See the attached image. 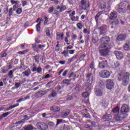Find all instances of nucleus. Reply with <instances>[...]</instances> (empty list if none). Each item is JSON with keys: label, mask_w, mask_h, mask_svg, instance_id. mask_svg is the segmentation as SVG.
<instances>
[{"label": "nucleus", "mask_w": 130, "mask_h": 130, "mask_svg": "<svg viewBox=\"0 0 130 130\" xmlns=\"http://www.w3.org/2000/svg\"><path fill=\"white\" fill-rule=\"evenodd\" d=\"M130 74L128 72H125L123 75H120L118 78L119 81H122V84L123 86H127L129 82Z\"/></svg>", "instance_id": "obj_1"}, {"label": "nucleus", "mask_w": 130, "mask_h": 130, "mask_svg": "<svg viewBox=\"0 0 130 130\" xmlns=\"http://www.w3.org/2000/svg\"><path fill=\"white\" fill-rule=\"evenodd\" d=\"M101 45L100 48H106L109 46V42H110V38L108 36L103 37L100 39Z\"/></svg>", "instance_id": "obj_2"}, {"label": "nucleus", "mask_w": 130, "mask_h": 130, "mask_svg": "<svg viewBox=\"0 0 130 130\" xmlns=\"http://www.w3.org/2000/svg\"><path fill=\"white\" fill-rule=\"evenodd\" d=\"M80 5L82 7L81 10H84V11L90 10V2L89 0H81L80 1Z\"/></svg>", "instance_id": "obj_3"}, {"label": "nucleus", "mask_w": 130, "mask_h": 130, "mask_svg": "<svg viewBox=\"0 0 130 130\" xmlns=\"http://www.w3.org/2000/svg\"><path fill=\"white\" fill-rule=\"evenodd\" d=\"M100 77L101 78H103V79H108L109 77H110L111 74L110 73V72H109L108 70H102L100 73Z\"/></svg>", "instance_id": "obj_4"}, {"label": "nucleus", "mask_w": 130, "mask_h": 130, "mask_svg": "<svg viewBox=\"0 0 130 130\" xmlns=\"http://www.w3.org/2000/svg\"><path fill=\"white\" fill-rule=\"evenodd\" d=\"M128 111H129V108H128V106L127 105H123L121 108V114L123 115H125V116H127Z\"/></svg>", "instance_id": "obj_5"}, {"label": "nucleus", "mask_w": 130, "mask_h": 130, "mask_svg": "<svg viewBox=\"0 0 130 130\" xmlns=\"http://www.w3.org/2000/svg\"><path fill=\"white\" fill-rule=\"evenodd\" d=\"M37 126L39 129L46 130L48 128V125L42 122H39L37 123Z\"/></svg>", "instance_id": "obj_6"}, {"label": "nucleus", "mask_w": 130, "mask_h": 130, "mask_svg": "<svg viewBox=\"0 0 130 130\" xmlns=\"http://www.w3.org/2000/svg\"><path fill=\"white\" fill-rule=\"evenodd\" d=\"M94 84H92V82H86L84 85H83V89L87 92L91 91L92 89V86H93Z\"/></svg>", "instance_id": "obj_7"}, {"label": "nucleus", "mask_w": 130, "mask_h": 130, "mask_svg": "<svg viewBox=\"0 0 130 130\" xmlns=\"http://www.w3.org/2000/svg\"><path fill=\"white\" fill-rule=\"evenodd\" d=\"M106 86L107 89L111 90L114 87V83L111 79H108L106 81Z\"/></svg>", "instance_id": "obj_8"}, {"label": "nucleus", "mask_w": 130, "mask_h": 130, "mask_svg": "<svg viewBox=\"0 0 130 130\" xmlns=\"http://www.w3.org/2000/svg\"><path fill=\"white\" fill-rule=\"evenodd\" d=\"M101 56H107L109 53V49L106 47V49H102L99 51Z\"/></svg>", "instance_id": "obj_9"}, {"label": "nucleus", "mask_w": 130, "mask_h": 130, "mask_svg": "<svg viewBox=\"0 0 130 130\" xmlns=\"http://www.w3.org/2000/svg\"><path fill=\"white\" fill-rule=\"evenodd\" d=\"M86 81L89 83H91V84H94L95 80L94 79V77L92 76L91 73H88L86 75Z\"/></svg>", "instance_id": "obj_10"}, {"label": "nucleus", "mask_w": 130, "mask_h": 130, "mask_svg": "<svg viewBox=\"0 0 130 130\" xmlns=\"http://www.w3.org/2000/svg\"><path fill=\"white\" fill-rule=\"evenodd\" d=\"M107 66H108V62L107 61V60L100 61L99 63V67L100 69H105Z\"/></svg>", "instance_id": "obj_11"}, {"label": "nucleus", "mask_w": 130, "mask_h": 130, "mask_svg": "<svg viewBox=\"0 0 130 130\" xmlns=\"http://www.w3.org/2000/svg\"><path fill=\"white\" fill-rule=\"evenodd\" d=\"M126 38V34H120L117 37L116 41H123V40H125Z\"/></svg>", "instance_id": "obj_12"}, {"label": "nucleus", "mask_w": 130, "mask_h": 130, "mask_svg": "<svg viewBox=\"0 0 130 130\" xmlns=\"http://www.w3.org/2000/svg\"><path fill=\"white\" fill-rule=\"evenodd\" d=\"M125 118V116L122 114H117L115 116V120L116 121H121V120H123V119H124Z\"/></svg>", "instance_id": "obj_13"}, {"label": "nucleus", "mask_w": 130, "mask_h": 130, "mask_svg": "<svg viewBox=\"0 0 130 130\" xmlns=\"http://www.w3.org/2000/svg\"><path fill=\"white\" fill-rule=\"evenodd\" d=\"M114 54L117 59H121L123 57V54L119 51H116L114 52Z\"/></svg>", "instance_id": "obj_14"}, {"label": "nucleus", "mask_w": 130, "mask_h": 130, "mask_svg": "<svg viewBox=\"0 0 130 130\" xmlns=\"http://www.w3.org/2000/svg\"><path fill=\"white\" fill-rule=\"evenodd\" d=\"M10 3L12 5H15L14 6H13V11H16V10H17V9L19 8V6L18 5H19L20 2L11 0Z\"/></svg>", "instance_id": "obj_15"}, {"label": "nucleus", "mask_w": 130, "mask_h": 130, "mask_svg": "<svg viewBox=\"0 0 130 130\" xmlns=\"http://www.w3.org/2000/svg\"><path fill=\"white\" fill-rule=\"evenodd\" d=\"M116 18H117V13L115 11L111 12L109 16V19L111 20H114Z\"/></svg>", "instance_id": "obj_16"}, {"label": "nucleus", "mask_w": 130, "mask_h": 130, "mask_svg": "<svg viewBox=\"0 0 130 130\" xmlns=\"http://www.w3.org/2000/svg\"><path fill=\"white\" fill-rule=\"evenodd\" d=\"M63 36H64V34L62 32H57L56 33V40H63Z\"/></svg>", "instance_id": "obj_17"}, {"label": "nucleus", "mask_w": 130, "mask_h": 130, "mask_svg": "<svg viewBox=\"0 0 130 130\" xmlns=\"http://www.w3.org/2000/svg\"><path fill=\"white\" fill-rule=\"evenodd\" d=\"M128 5V2L126 1H123L118 4V7H120L121 8H123V9H126L125 7Z\"/></svg>", "instance_id": "obj_18"}, {"label": "nucleus", "mask_w": 130, "mask_h": 130, "mask_svg": "<svg viewBox=\"0 0 130 130\" xmlns=\"http://www.w3.org/2000/svg\"><path fill=\"white\" fill-rule=\"evenodd\" d=\"M39 58H40V56H39V55H36L35 56H32V59L33 60L34 62H35L36 63H39V61H40Z\"/></svg>", "instance_id": "obj_19"}, {"label": "nucleus", "mask_w": 130, "mask_h": 130, "mask_svg": "<svg viewBox=\"0 0 130 130\" xmlns=\"http://www.w3.org/2000/svg\"><path fill=\"white\" fill-rule=\"evenodd\" d=\"M21 130H34V127L31 124H28L23 127Z\"/></svg>", "instance_id": "obj_20"}, {"label": "nucleus", "mask_w": 130, "mask_h": 130, "mask_svg": "<svg viewBox=\"0 0 130 130\" xmlns=\"http://www.w3.org/2000/svg\"><path fill=\"white\" fill-rule=\"evenodd\" d=\"M104 12H105V11H101L97 13L95 17L96 23H98V21H99V17H100V16H101V15H103V14H104Z\"/></svg>", "instance_id": "obj_21"}, {"label": "nucleus", "mask_w": 130, "mask_h": 130, "mask_svg": "<svg viewBox=\"0 0 130 130\" xmlns=\"http://www.w3.org/2000/svg\"><path fill=\"white\" fill-rule=\"evenodd\" d=\"M112 118V116H111V114L105 115L103 117V119L105 120V121H109L111 120Z\"/></svg>", "instance_id": "obj_22"}, {"label": "nucleus", "mask_w": 130, "mask_h": 130, "mask_svg": "<svg viewBox=\"0 0 130 130\" xmlns=\"http://www.w3.org/2000/svg\"><path fill=\"white\" fill-rule=\"evenodd\" d=\"M23 123H23V121H21V120L20 121H17L16 122L12 124L10 126V127L11 128H13L16 126H19V125H20V124H23Z\"/></svg>", "instance_id": "obj_23"}, {"label": "nucleus", "mask_w": 130, "mask_h": 130, "mask_svg": "<svg viewBox=\"0 0 130 130\" xmlns=\"http://www.w3.org/2000/svg\"><path fill=\"white\" fill-rule=\"evenodd\" d=\"M22 75H23V77H29L31 75V70L30 69H27L25 71L22 72Z\"/></svg>", "instance_id": "obj_24"}, {"label": "nucleus", "mask_w": 130, "mask_h": 130, "mask_svg": "<svg viewBox=\"0 0 130 130\" xmlns=\"http://www.w3.org/2000/svg\"><path fill=\"white\" fill-rule=\"evenodd\" d=\"M11 113H12V112H8L1 114L0 115V121H1V120H2L4 118H5V117H7L8 115H9V114H11Z\"/></svg>", "instance_id": "obj_25"}, {"label": "nucleus", "mask_w": 130, "mask_h": 130, "mask_svg": "<svg viewBox=\"0 0 130 130\" xmlns=\"http://www.w3.org/2000/svg\"><path fill=\"white\" fill-rule=\"evenodd\" d=\"M60 130H70L71 128H70V126L67 124H62L59 127Z\"/></svg>", "instance_id": "obj_26"}, {"label": "nucleus", "mask_w": 130, "mask_h": 130, "mask_svg": "<svg viewBox=\"0 0 130 130\" xmlns=\"http://www.w3.org/2000/svg\"><path fill=\"white\" fill-rule=\"evenodd\" d=\"M120 66V63L118 61H116L114 63H112V64L111 65V68L112 69H117L118 67Z\"/></svg>", "instance_id": "obj_27"}, {"label": "nucleus", "mask_w": 130, "mask_h": 130, "mask_svg": "<svg viewBox=\"0 0 130 130\" xmlns=\"http://www.w3.org/2000/svg\"><path fill=\"white\" fill-rule=\"evenodd\" d=\"M13 8H10L9 10V8H6V10L4 11L5 14H7L8 13H9V16H12L13 15Z\"/></svg>", "instance_id": "obj_28"}, {"label": "nucleus", "mask_w": 130, "mask_h": 130, "mask_svg": "<svg viewBox=\"0 0 130 130\" xmlns=\"http://www.w3.org/2000/svg\"><path fill=\"white\" fill-rule=\"evenodd\" d=\"M95 94L96 96H98V97H101L103 94L102 90L100 89H96L95 90Z\"/></svg>", "instance_id": "obj_29"}, {"label": "nucleus", "mask_w": 130, "mask_h": 130, "mask_svg": "<svg viewBox=\"0 0 130 130\" xmlns=\"http://www.w3.org/2000/svg\"><path fill=\"white\" fill-rule=\"evenodd\" d=\"M123 49L126 51H128V50H130V42H129L124 45Z\"/></svg>", "instance_id": "obj_30"}, {"label": "nucleus", "mask_w": 130, "mask_h": 130, "mask_svg": "<svg viewBox=\"0 0 130 130\" xmlns=\"http://www.w3.org/2000/svg\"><path fill=\"white\" fill-rule=\"evenodd\" d=\"M19 63V59H17L16 58H13L11 60V64L15 66V64H18Z\"/></svg>", "instance_id": "obj_31"}, {"label": "nucleus", "mask_w": 130, "mask_h": 130, "mask_svg": "<svg viewBox=\"0 0 130 130\" xmlns=\"http://www.w3.org/2000/svg\"><path fill=\"white\" fill-rule=\"evenodd\" d=\"M9 72V70L6 67H3L1 68V74H7Z\"/></svg>", "instance_id": "obj_32"}, {"label": "nucleus", "mask_w": 130, "mask_h": 130, "mask_svg": "<svg viewBox=\"0 0 130 130\" xmlns=\"http://www.w3.org/2000/svg\"><path fill=\"white\" fill-rule=\"evenodd\" d=\"M30 69L32 73H34V72H36V71L37 70V64H36V63H33L32 66L30 67Z\"/></svg>", "instance_id": "obj_33"}, {"label": "nucleus", "mask_w": 130, "mask_h": 130, "mask_svg": "<svg viewBox=\"0 0 130 130\" xmlns=\"http://www.w3.org/2000/svg\"><path fill=\"white\" fill-rule=\"evenodd\" d=\"M60 90H61V86L60 85H57L55 88V91L57 94H61V92L62 91H60Z\"/></svg>", "instance_id": "obj_34"}, {"label": "nucleus", "mask_w": 130, "mask_h": 130, "mask_svg": "<svg viewBox=\"0 0 130 130\" xmlns=\"http://www.w3.org/2000/svg\"><path fill=\"white\" fill-rule=\"evenodd\" d=\"M28 98H30V96H26L24 98H22L21 99H19V100L16 101V102L17 103H21V102H22V101H25V100H27V99H28Z\"/></svg>", "instance_id": "obj_35"}, {"label": "nucleus", "mask_w": 130, "mask_h": 130, "mask_svg": "<svg viewBox=\"0 0 130 130\" xmlns=\"http://www.w3.org/2000/svg\"><path fill=\"white\" fill-rule=\"evenodd\" d=\"M19 105H20L19 104H15L14 105H11L7 109V110H11V109L15 108V107H18Z\"/></svg>", "instance_id": "obj_36"}, {"label": "nucleus", "mask_w": 130, "mask_h": 130, "mask_svg": "<svg viewBox=\"0 0 130 130\" xmlns=\"http://www.w3.org/2000/svg\"><path fill=\"white\" fill-rule=\"evenodd\" d=\"M18 69L15 68L11 71H10L8 73V76H9L10 79H12V78H13V74L14 73V72H15V71H16V70H17Z\"/></svg>", "instance_id": "obj_37"}, {"label": "nucleus", "mask_w": 130, "mask_h": 130, "mask_svg": "<svg viewBox=\"0 0 130 130\" xmlns=\"http://www.w3.org/2000/svg\"><path fill=\"white\" fill-rule=\"evenodd\" d=\"M68 115H70V112H66L61 113V117H63V118H66Z\"/></svg>", "instance_id": "obj_38"}, {"label": "nucleus", "mask_w": 130, "mask_h": 130, "mask_svg": "<svg viewBox=\"0 0 130 130\" xmlns=\"http://www.w3.org/2000/svg\"><path fill=\"white\" fill-rule=\"evenodd\" d=\"M117 11L118 13H123L125 11V9L122 7L117 6Z\"/></svg>", "instance_id": "obj_39"}, {"label": "nucleus", "mask_w": 130, "mask_h": 130, "mask_svg": "<svg viewBox=\"0 0 130 130\" xmlns=\"http://www.w3.org/2000/svg\"><path fill=\"white\" fill-rule=\"evenodd\" d=\"M119 107H116L113 109L112 112H113V113H119Z\"/></svg>", "instance_id": "obj_40"}, {"label": "nucleus", "mask_w": 130, "mask_h": 130, "mask_svg": "<svg viewBox=\"0 0 130 130\" xmlns=\"http://www.w3.org/2000/svg\"><path fill=\"white\" fill-rule=\"evenodd\" d=\"M32 47L34 49V50L36 52H37L38 53H39V50L38 49V48L36 47V43L32 44Z\"/></svg>", "instance_id": "obj_41"}, {"label": "nucleus", "mask_w": 130, "mask_h": 130, "mask_svg": "<svg viewBox=\"0 0 130 130\" xmlns=\"http://www.w3.org/2000/svg\"><path fill=\"white\" fill-rule=\"evenodd\" d=\"M61 54H62V55H63L64 57H67V56L69 55V50H64V51H63L61 53Z\"/></svg>", "instance_id": "obj_42"}, {"label": "nucleus", "mask_w": 130, "mask_h": 130, "mask_svg": "<svg viewBox=\"0 0 130 130\" xmlns=\"http://www.w3.org/2000/svg\"><path fill=\"white\" fill-rule=\"evenodd\" d=\"M99 40V39L98 38V37L96 36L95 37H93L92 39V42L93 43H97Z\"/></svg>", "instance_id": "obj_43"}, {"label": "nucleus", "mask_w": 130, "mask_h": 130, "mask_svg": "<svg viewBox=\"0 0 130 130\" xmlns=\"http://www.w3.org/2000/svg\"><path fill=\"white\" fill-rule=\"evenodd\" d=\"M111 24L115 26H117V25H119V21L118 19L115 20L111 22Z\"/></svg>", "instance_id": "obj_44"}, {"label": "nucleus", "mask_w": 130, "mask_h": 130, "mask_svg": "<svg viewBox=\"0 0 130 130\" xmlns=\"http://www.w3.org/2000/svg\"><path fill=\"white\" fill-rule=\"evenodd\" d=\"M19 69V70H21L22 69H23V70H26V69H27V67H26V66H25L24 62H21L20 63V67Z\"/></svg>", "instance_id": "obj_45"}, {"label": "nucleus", "mask_w": 130, "mask_h": 130, "mask_svg": "<svg viewBox=\"0 0 130 130\" xmlns=\"http://www.w3.org/2000/svg\"><path fill=\"white\" fill-rule=\"evenodd\" d=\"M101 105L103 107H107L108 106V103L106 101L103 100Z\"/></svg>", "instance_id": "obj_46"}, {"label": "nucleus", "mask_w": 130, "mask_h": 130, "mask_svg": "<svg viewBox=\"0 0 130 130\" xmlns=\"http://www.w3.org/2000/svg\"><path fill=\"white\" fill-rule=\"evenodd\" d=\"M78 56V55H76L75 56H73L72 57L68 59V62H72V61H74V60H75V59H76L77 58Z\"/></svg>", "instance_id": "obj_47"}, {"label": "nucleus", "mask_w": 130, "mask_h": 130, "mask_svg": "<svg viewBox=\"0 0 130 130\" xmlns=\"http://www.w3.org/2000/svg\"><path fill=\"white\" fill-rule=\"evenodd\" d=\"M78 56V55H76L75 56H73L72 57L68 59V62H72V61H74V60H75V59H76L77 58Z\"/></svg>", "instance_id": "obj_48"}, {"label": "nucleus", "mask_w": 130, "mask_h": 130, "mask_svg": "<svg viewBox=\"0 0 130 130\" xmlns=\"http://www.w3.org/2000/svg\"><path fill=\"white\" fill-rule=\"evenodd\" d=\"M76 26L79 30H82L83 27L84 26V25L82 24L81 22H78Z\"/></svg>", "instance_id": "obj_49"}, {"label": "nucleus", "mask_w": 130, "mask_h": 130, "mask_svg": "<svg viewBox=\"0 0 130 130\" xmlns=\"http://www.w3.org/2000/svg\"><path fill=\"white\" fill-rule=\"evenodd\" d=\"M40 25H41V22H39L36 25V29L37 31L38 32H39L40 31V29H41V27H40Z\"/></svg>", "instance_id": "obj_50"}, {"label": "nucleus", "mask_w": 130, "mask_h": 130, "mask_svg": "<svg viewBox=\"0 0 130 130\" xmlns=\"http://www.w3.org/2000/svg\"><path fill=\"white\" fill-rule=\"evenodd\" d=\"M45 32L47 37H50V30H49V28H47V29H45Z\"/></svg>", "instance_id": "obj_51"}, {"label": "nucleus", "mask_w": 130, "mask_h": 130, "mask_svg": "<svg viewBox=\"0 0 130 130\" xmlns=\"http://www.w3.org/2000/svg\"><path fill=\"white\" fill-rule=\"evenodd\" d=\"M56 95H57V93H56V92H55V91L53 90V91H52L51 94H50V95H49V96L52 98H53V97H55V96H56Z\"/></svg>", "instance_id": "obj_52"}, {"label": "nucleus", "mask_w": 130, "mask_h": 130, "mask_svg": "<svg viewBox=\"0 0 130 130\" xmlns=\"http://www.w3.org/2000/svg\"><path fill=\"white\" fill-rule=\"evenodd\" d=\"M82 95L83 98H87V97L89 96V92L88 91L84 92L82 93Z\"/></svg>", "instance_id": "obj_53"}, {"label": "nucleus", "mask_w": 130, "mask_h": 130, "mask_svg": "<svg viewBox=\"0 0 130 130\" xmlns=\"http://www.w3.org/2000/svg\"><path fill=\"white\" fill-rule=\"evenodd\" d=\"M54 11V7L52 6L49 8L48 12V13H49V14H52Z\"/></svg>", "instance_id": "obj_54"}, {"label": "nucleus", "mask_w": 130, "mask_h": 130, "mask_svg": "<svg viewBox=\"0 0 130 130\" xmlns=\"http://www.w3.org/2000/svg\"><path fill=\"white\" fill-rule=\"evenodd\" d=\"M43 18H44V19H45V21L44 22V25H46V24H47L48 23V18H47V16H43Z\"/></svg>", "instance_id": "obj_55"}, {"label": "nucleus", "mask_w": 130, "mask_h": 130, "mask_svg": "<svg viewBox=\"0 0 130 130\" xmlns=\"http://www.w3.org/2000/svg\"><path fill=\"white\" fill-rule=\"evenodd\" d=\"M36 72H38V74H41V72H42V68L40 66L38 67L37 68Z\"/></svg>", "instance_id": "obj_56"}, {"label": "nucleus", "mask_w": 130, "mask_h": 130, "mask_svg": "<svg viewBox=\"0 0 130 130\" xmlns=\"http://www.w3.org/2000/svg\"><path fill=\"white\" fill-rule=\"evenodd\" d=\"M28 51H27V50H24L22 51H19L17 52V54H20L21 55H23V54H25V53H26V52H27Z\"/></svg>", "instance_id": "obj_57"}, {"label": "nucleus", "mask_w": 130, "mask_h": 130, "mask_svg": "<svg viewBox=\"0 0 130 130\" xmlns=\"http://www.w3.org/2000/svg\"><path fill=\"white\" fill-rule=\"evenodd\" d=\"M66 9H67V7L65 6H63L61 7L60 10L59 11V12L62 13V12H63V11H66Z\"/></svg>", "instance_id": "obj_58"}, {"label": "nucleus", "mask_w": 130, "mask_h": 130, "mask_svg": "<svg viewBox=\"0 0 130 130\" xmlns=\"http://www.w3.org/2000/svg\"><path fill=\"white\" fill-rule=\"evenodd\" d=\"M22 11L23 10L21 9V8H18L16 11V13L18 14V15L22 14Z\"/></svg>", "instance_id": "obj_59"}, {"label": "nucleus", "mask_w": 130, "mask_h": 130, "mask_svg": "<svg viewBox=\"0 0 130 130\" xmlns=\"http://www.w3.org/2000/svg\"><path fill=\"white\" fill-rule=\"evenodd\" d=\"M100 9L101 10H102L106 9V5L104 4H101Z\"/></svg>", "instance_id": "obj_60"}, {"label": "nucleus", "mask_w": 130, "mask_h": 130, "mask_svg": "<svg viewBox=\"0 0 130 130\" xmlns=\"http://www.w3.org/2000/svg\"><path fill=\"white\" fill-rule=\"evenodd\" d=\"M64 84H66V85H69L70 84H71V82H70V81L68 79H65L63 81Z\"/></svg>", "instance_id": "obj_61"}, {"label": "nucleus", "mask_w": 130, "mask_h": 130, "mask_svg": "<svg viewBox=\"0 0 130 130\" xmlns=\"http://www.w3.org/2000/svg\"><path fill=\"white\" fill-rule=\"evenodd\" d=\"M100 35H103L104 36L106 35V31L104 30H101Z\"/></svg>", "instance_id": "obj_62"}, {"label": "nucleus", "mask_w": 130, "mask_h": 130, "mask_svg": "<svg viewBox=\"0 0 130 130\" xmlns=\"http://www.w3.org/2000/svg\"><path fill=\"white\" fill-rule=\"evenodd\" d=\"M68 73H69V70H65L63 72V74H62V76L66 77V76H67V75H68Z\"/></svg>", "instance_id": "obj_63"}, {"label": "nucleus", "mask_w": 130, "mask_h": 130, "mask_svg": "<svg viewBox=\"0 0 130 130\" xmlns=\"http://www.w3.org/2000/svg\"><path fill=\"white\" fill-rule=\"evenodd\" d=\"M94 67H95V64H94V62H91L89 66L90 69H91V70H93Z\"/></svg>", "instance_id": "obj_64"}]
</instances>
